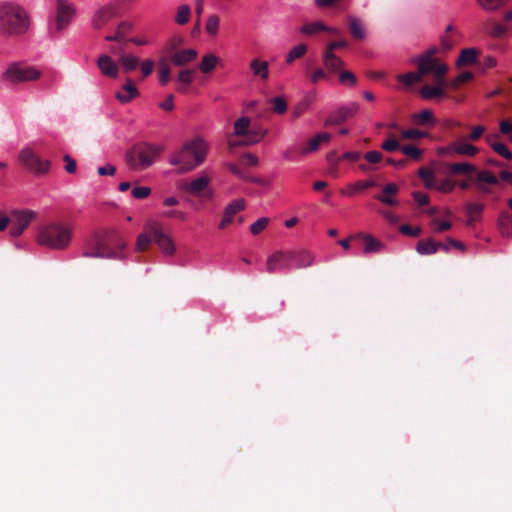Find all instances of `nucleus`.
I'll list each match as a JSON object with an SVG mask.
<instances>
[{
	"label": "nucleus",
	"instance_id": "obj_53",
	"mask_svg": "<svg viewBox=\"0 0 512 512\" xmlns=\"http://www.w3.org/2000/svg\"><path fill=\"white\" fill-rule=\"evenodd\" d=\"M448 72V65H441L436 73L433 75L434 76V79H435V85L434 86H439L443 89V87L445 85H447V82L445 80V75L447 74Z\"/></svg>",
	"mask_w": 512,
	"mask_h": 512
},
{
	"label": "nucleus",
	"instance_id": "obj_39",
	"mask_svg": "<svg viewBox=\"0 0 512 512\" xmlns=\"http://www.w3.org/2000/svg\"><path fill=\"white\" fill-rule=\"evenodd\" d=\"M132 24L129 22H121L116 29V32L114 35H107L105 37L106 41H117L121 42L124 40L125 35L131 30Z\"/></svg>",
	"mask_w": 512,
	"mask_h": 512
},
{
	"label": "nucleus",
	"instance_id": "obj_59",
	"mask_svg": "<svg viewBox=\"0 0 512 512\" xmlns=\"http://www.w3.org/2000/svg\"><path fill=\"white\" fill-rule=\"evenodd\" d=\"M268 223H269L268 218L261 217L257 221H255L253 224H251L250 232L253 235H258L267 227Z\"/></svg>",
	"mask_w": 512,
	"mask_h": 512
},
{
	"label": "nucleus",
	"instance_id": "obj_49",
	"mask_svg": "<svg viewBox=\"0 0 512 512\" xmlns=\"http://www.w3.org/2000/svg\"><path fill=\"white\" fill-rule=\"evenodd\" d=\"M194 71L190 69L182 70L179 72L178 80L183 84V86L179 87L180 92L186 91V86H188L193 80Z\"/></svg>",
	"mask_w": 512,
	"mask_h": 512
},
{
	"label": "nucleus",
	"instance_id": "obj_24",
	"mask_svg": "<svg viewBox=\"0 0 512 512\" xmlns=\"http://www.w3.org/2000/svg\"><path fill=\"white\" fill-rule=\"evenodd\" d=\"M497 137H498V135H496V134L486 135L485 141L498 155H500L501 157H503L507 160H511L512 159L511 151L508 149L506 144L496 141L495 139Z\"/></svg>",
	"mask_w": 512,
	"mask_h": 512
},
{
	"label": "nucleus",
	"instance_id": "obj_6",
	"mask_svg": "<svg viewBox=\"0 0 512 512\" xmlns=\"http://www.w3.org/2000/svg\"><path fill=\"white\" fill-rule=\"evenodd\" d=\"M159 147L143 144L134 146L126 153V162L130 169L142 171L150 167L160 155Z\"/></svg>",
	"mask_w": 512,
	"mask_h": 512
},
{
	"label": "nucleus",
	"instance_id": "obj_2",
	"mask_svg": "<svg viewBox=\"0 0 512 512\" xmlns=\"http://www.w3.org/2000/svg\"><path fill=\"white\" fill-rule=\"evenodd\" d=\"M207 150L208 145L202 138H193L170 157V164L178 167L179 174L190 172L205 161Z\"/></svg>",
	"mask_w": 512,
	"mask_h": 512
},
{
	"label": "nucleus",
	"instance_id": "obj_15",
	"mask_svg": "<svg viewBox=\"0 0 512 512\" xmlns=\"http://www.w3.org/2000/svg\"><path fill=\"white\" fill-rule=\"evenodd\" d=\"M289 258V251H277L271 254L266 261L267 272L274 273L277 270L291 269Z\"/></svg>",
	"mask_w": 512,
	"mask_h": 512
},
{
	"label": "nucleus",
	"instance_id": "obj_1",
	"mask_svg": "<svg viewBox=\"0 0 512 512\" xmlns=\"http://www.w3.org/2000/svg\"><path fill=\"white\" fill-rule=\"evenodd\" d=\"M126 242L114 229L95 233L87 239L82 248L83 257L119 259Z\"/></svg>",
	"mask_w": 512,
	"mask_h": 512
},
{
	"label": "nucleus",
	"instance_id": "obj_18",
	"mask_svg": "<svg viewBox=\"0 0 512 512\" xmlns=\"http://www.w3.org/2000/svg\"><path fill=\"white\" fill-rule=\"evenodd\" d=\"M138 96L139 91L131 78H127L122 89L115 94V98L122 104L129 103Z\"/></svg>",
	"mask_w": 512,
	"mask_h": 512
},
{
	"label": "nucleus",
	"instance_id": "obj_12",
	"mask_svg": "<svg viewBox=\"0 0 512 512\" xmlns=\"http://www.w3.org/2000/svg\"><path fill=\"white\" fill-rule=\"evenodd\" d=\"M359 111V104L351 102L346 106H341L331 112L324 121L325 127L335 126L344 123L346 120L354 117Z\"/></svg>",
	"mask_w": 512,
	"mask_h": 512
},
{
	"label": "nucleus",
	"instance_id": "obj_61",
	"mask_svg": "<svg viewBox=\"0 0 512 512\" xmlns=\"http://www.w3.org/2000/svg\"><path fill=\"white\" fill-rule=\"evenodd\" d=\"M239 163L255 167L259 164V159L255 154L247 152L240 156Z\"/></svg>",
	"mask_w": 512,
	"mask_h": 512
},
{
	"label": "nucleus",
	"instance_id": "obj_36",
	"mask_svg": "<svg viewBox=\"0 0 512 512\" xmlns=\"http://www.w3.org/2000/svg\"><path fill=\"white\" fill-rule=\"evenodd\" d=\"M332 27L326 26L322 21L307 23L300 28V32L306 36H312L319 32L331 31Z\"/></svg>",
	"mask_w": 512,
	"mask_h": 512
},
{
	"label": "nucleus",
	"instance_id": "obj_11",
	"mask_svg": "<svg viewBox=\"0 0 512 512\" xmlns=\"http://www.w3.org/2000/svg\"><path fill=\"white\" fill-rule=\"evenodd\" d=\"M75 14V8L66 0H57L55 24L51 27V32L60 33L71 22Z\"/></svg>",
	"mask_w": 512,
	"mask_h": 512
},
{
	"label": "nucleus",
	"instance_id": "obj_21",
	"mask_svg": "<svg viewBox=\"0 0 512 512\" xmlns=\"http://www.w3.org/2000/svg\"><path fill=\"white\" fill-rule=\"evenodd\" d=\"M323 65L326 70L330 73H337L342 70L345 63L344 61L338 57L335 53H330L324 51L323 53Z\"/></svg>",
	"mask_w": 512,
	"mask_h": 512
},
{
	"label": "nucleus",
	"instance_id": "obj_48",
	"mask_svg": "<svg viewBox=\"0 0 512 512\" xmlns=\"http://www.w3.org/2000/svg\"><path fill=\"white\" fill-rule=\"evenodd\" d=\"M509 0H477V3L487 11H494L505 5Z\"/></svg>",
	"mask_w": 512,
	"mask_h": 512
},
{
	"label": "nucleus",
	"instance_id": "obj_20",
	"mask_svg": "<svg viewBox=\"0 0 512 512\" xmlns=\"http://www.w3.org/2000/svg\"><path fill=\"white\" fill-rule=\"evenodd\" d=\"M110 51L115 55L119 56V62L122 65L125 72H131L137 69L139 66V58L133 55H127L123 53V50H117L114 47L110 48Z\"/></svg>",
	"mask_w": 512,
	"mask_h": 512
},
{
	"label": "nucleus",
	"instance_id": "obj_26",
	"mask_svg": "<svg viewBox=\"0 0 512 512\" xmlns=\"http://www.w3.org/2000/svg\"><path fill=\"white\" fill-rule=\"evenodd\" d=\"M349 31L355 40H364L366 38V30L362 21L352 15L347 17Z\"/></svg>",
	"mask_w": 512,
	"mask_h": 512
},
{
	"label": "nucleus",
	"instance_id": "obj_45",
	"mask_svg": "<svg viewBox=\"0 0 512 512\" xmlns=\"http://www.w3.org/2000/svg\"><path fill=\"white\" fill-rule=\"evenodd\" d=\"M216 63H217V58L214 55H212V54L205 55L202 58L201 63L199 64V69L203 73H209L215 68Z\"/></svg>",
	"mask_w": 512,
	"mask_h": 512
},
{
	"label": "nucleus",
	"instance_id": "obj_19",
	"mask_svg": "<svg viewBox=\"0 0 512 512\" xmlns=\"http://www.w3.org/2000/svg\"><path fill=\"white\" fill-rule=\"evenodd\" d=\"M97 66L101 73L109 78H117L119 67L109 55L103 54L98 57Z\"/></svg>",
	"mask_w": 512,
	"mask_h": 512
},
{
	"label": "nucleus",
	"instance_id": "obj_5",
	"mask_svg": "<svg viewBox=\"0 0 512 512\" xmlns=\"http://www.w3.org/2000/svg\"><path fill=\"white\" fill-rule=\"evenodd\" d=\"M72 239V227L64 222H51L40 228L37 241L40 245L55 250L67 248Z\"/></svg>",
	"mask_w": 512,
	"mask_h": 512
},
{
	"label": "nucleus",
	"instance_id": "obj_13",
	"mask_svg": "<svg viewBox=\"0 0 512 512\" xmlns=\"http://www.w3.org/2000/svg\"><path fill=\"white\" fill-rule=\"evenodd\" d=\"M19 161L22 165L35 173L42 174L49 170V162L41 160L28 148L19 153Z\"/></svg>",
	"mask_w": 512,
	"mask_h": 512
},
{
	"label": "nucleus",
	"instance_id": "obj_44",
	"mask_svg": "<svg viewBox=\"0 0 512 512\" xmlns=\"http://www.w3.org/2000/svg\"><path fill=\"white\" fill-rule=\"evenodd\" d=\"M191 17V9L188 5H181L177 9L175 21L179 25H185Z\"/></svg>",
	"mask_w": 512,
	"mask_h": 512
},
{
	"label": "nucleus",
	"instance_id": "obj_34",
	"mask_svg": "<svg viewBox=\"0 0 512 512\" xmlns=\"http://www.w3.org/2000/svg\"><path fill=\"white\" fill-rule=\"evenodd\" d=\"M419 95L422 99L432 100L440 99L445 96L444 90L439 86L424 85L419 90Z\"/></svg>",
	"mask_w": 512,
	"mask_h": 512
},
{
	"label": "nucleus",
	"instance_id": "obj_38",
	"mask_svg": "<svg viewBox=\"0 0 512 512\" xmlns=\"http://www.w3.org/2000/svg\"><path fill=\"white\" fill-rule=\"evenodd\" d=\"M412 121L417 125H433L435 123L433 112L430 109H424L419 113L413 114Z\"/></svg>",
	"mask_w": 512,
	"mask_h": 512
},
{
	"label": "nucleus",
	"instance_id": "obj_50",
	"mask_svg": "<svg viewBox=\"0 0 512 512\" xmlns=\"http://www.w3.org/2000/svg\"><path fill=\"white\" fill-rule=\"evenodd\" d=\"M339 82L345 86L355 87L357 84V78L352 72L341 70L339 72Z\"/></svg>",
	"mask_w": 512,
	"mask_h": 512
},
{
	"label": "nucleus",
	"instance_id": "obj_43",
	"mask_svg": "<svg viewBox=\"0 0 512 512\" xmlns=\"http://www.w3.org/2000/svg\"><path fill=\"white\" fill-rule=\"evenodd\" d=\"M307 46L305 44H298L294 46L286 57V63L291 64L294 60L299 59L305 55Z\"/></svg>",
	"mask_w": 512,
	"mask_h": 512
},
{
	"label": "nucleus",
	"instance_id": "obj_22",
	"mask_svg": "<svg viewBox=\"0 0 512 512\" xmlns=\"http://www.w3.org/2000/svg\"><path fill=\"white\" fill-rule=\"evenodd\" d=\"M398 191L399 188L395 183H388L384 186L382 194L376 195L375 199L383 204L396 206L398 205V201L392 198L391 195H396Z\"/></svg>",
	"mask_w": 512,
	"mask_h": 512
},
{
	"label": "nucleus",
	"instance_id": "obj_63",
	"mask_svg": "<svg viewBox=\"0 0 512 512\" xmlns=\"http://www.w3.org/2000/svg\"><path fill=\"white\" fill-rule=\"evenodd\" d=\"M399 231L407 236L417 237L421 234V228L419 226H411L408 224H403L399 227Z\"/></svg>",
	"mask_w": 512,
	"mask_h": 512
},
{
	"label": "nucleus",
	"instance_id": "obj_16",
	"mask_svg": "<svg viewBox=\"0 0 512 512\" xmlns=\"http://www.w3.org/2000/svg\"><path fill=\"white\" fill-rule=\"evenodd\" d=\"M34 217L33 212H15L11 220L10 233L13 237L19 236L28 227Z\"/></svg>",
	"mask_w": 512,
	"mask_h": 512
},
{
	"label": "nucleus",
	"instance_id": "obj_32",
	"mask_svg": "<svg viewBox=\"0 0 512 512\" xmlns=\"http://www.w3.org/2000/svg\"><path fill=\"white\" fill-rule=\"evenodd\" d=\"M196 57H197L196 50L186 49V50H182V51H178V52L174 53L171 57V61L176 66H183V65L193 61L194 59H196Z\"/></svg>",
	"mask_w": 512,
	"mask_h": 512
},
{
	"label": "nucleus",
	"instance_id": "obj_55",
	"mask_svg": "<svg viewBox=\"0 0 512 512\" xmlns=\"http://www.w3.org/2000/svg\"><path fill=\"white\" fill-rule=\"evenodd\" d=\"M309 107H310L309 99L305 98V99L301 100L293 107V110H292L293 117L294 118L300 117L301 115H303L305 112L308 111Z\"/></svg>",
	"mask_w": 512,
	"mask_h": 512
},
{
	"label": "nucleus",
	"instance_id": "obj_3",
	"mask_svg": "<svg viewBox=\"0 0 512 512\" xmlns=\"http://www.w3.org/2000/svg\"><path fill=\"white\" fill-rule=\"evenodd\" d=\"M151 243H155L164 256H173L176 252V245L163 229V225L158 221H149L144 232L141 233L136 242L138 251H146Z\"/></svg>",
	"mask_w": 512,
	"mask_h": 512
},
{
	"label": "nucleus",
	"instance_id": "obj_58",
	"mask_svg": "<svg viewBox=\"0 0 512 512\" xmlns=\"http://www.w3.org/2000/svg\"><path fill=\"white\" fill-rule=\"evenodd\" d=\"M219 24H220V19L218 16H216V15L210 16L205 25L206 32L209 35H215L218 31Z\"/></svg>",
	"mask_w": 512,
	"mask_h": 512
},
{
	"label": "nucleus",
	"instance_id": "obj_35",
	"mask_svg": "<svg viewBox=\"0 0 512 512\" xmlns=\"http://www.w3.org/2000/svg\"><path fill=\"white\" fill-rule=\"evenodd\" d=\"M448 171L453 175H468L476 172L475 165L468 162L451 163L447 166Z\"/></svg>",
	"mask_w": 512,
	"mask_h": 512
},
{
	"label": "nucleus",
	"instance_id": "obj_42",
	"mask_svg": "<svg viewBox=\"0 0 512 512\" xmlns=\"http://www.w3.org/2000/svg\"><path fill=\"white\" fill-rule=\"evenodd\" d=\"M249 127L250 118L246 116L240 117L234 123V134L236 136H242L249 131Z\"/></svg>",
	"mask_w": 512,
	"mask_h": 512
},
{
	"label": "nucleus",
	"instance_id": "obj_17",
	"mask_svg": "<svg viewBox=\"0 0 512 512\" xmlns=\"http://www.w3.org/2000/svg\"><path fill=\"white\" fill-rule=\"evenodd\" d=\"M289 260L291 263V269H301L310 267L314 261L315 257L314 255L307 251V250H295V251H289Z\"/></svg>",
	"mask_w": 512,
	"mask_h": 512
},
{
	"label": "nucleus",
	"instance_id": "obj_56",
	"mask_svg": "<svg viewBox=\"0 0 512 512\" xmlns=\"http://www.w3.org/2000/svg\"><path fill=\"white\" fill-rule=\"evenodd\" d=\"M428 135L427 132H424V131H421L419 129H407V130H403L401 132V137L404 138V139H410V140H415V139H420V138H424Z\"/></svg>",
	"mask_w": 512,
	"mask_h": 512
},
{
	"label": "nucleus",
	"instance_id": "obj_28",
	"mask_svg": "<svg viewBox=\"0 0 512 512\" xmlns=\"http://www.w3.org/2000/svg\"><path fill=\"white\" fill-rule=\"evenodd\" d=\"M359 237L364 241V253L371 254L382 251L385 248V244L373 237L370 234H359Z\"/></svg>",
	"mask_w": 512,
	"mask_h": 512
},
{
	"label": "nucleus",
	"instance_id": "obj_25",
	"mask_svg": "<svg viewBox=\"0 0 512 512\" xmlns=\"http://www.w3.org/2000/svg\"><path fill=\"white\" fill-rule=\"evenodd\" d=\"M449 150L454 151V155L467 157H473L479 152L476 146L466 142H454L449 145Z\"/></svg>",
	"mask_w": 512,
	"mask_h": 512
},
{
	"label": "nucleus",
	"instance_id": "obj_54",
	"mask_svg": "<svg viewBox=\"0 0 512 512\" xmlns=\"http://www.w3.org/2000/svg\"><path fill=\"white\" fill-rule=\"evenodd\" d=\"M508 32V28L500 23H492L491 28L489 30V35L493 38H502Z\"/></svg>",
	"mask_w": 512,
	"mask_h": 512
},
{
	"label": "nucleus",
	"instance_id": "obj_52",
	"mask_svg": "<svg viewBox=\"0 0 512 512\" xmlns=\"http://www.w3.org/2000/svg\"><path fill=\"white\" fill-rule=\"evenodd\" d=\"M418 176L424 181L425 186L427 188H431L433 186V181H434L433 170L426 168V167H421L418 170Z\"/></svg>",
	"mask_w": 512,
	"mask_h": 512
},
{
	"label": "nucleus",
	"instance_id": "obj_46",
	"mask_svg": "<svg viewBox=\"0 0 512 512\" xmlns=\"http://www.w3.org/2000/svg\"><path fill=\"white\" fill-rule=\"evenodd\" d=\"M473 77H474V75L472 72H469V71L462 72L457 77L452 79L448 83V86H450L453 89H458L463 83H466V82L472 80Z\"/></svg>",
	"mask_w": 512,
	"mask_h": 512
},
{
	"label": "nucleus",
	"instance_id": "obj_8",
	"mask_svg": "<svg viewBox=\"0 0 512 512\" xmlns=\"http://www.w3.org/2000/svg\"><path fill=\"white\" fill-rule=\"evenodd\" d=\"M211 178L206 173H202L191 181L182 180L178 183V188L195 197L211 199L213 191L210 188Z\"/></svg>",
	"mask_w": 512,
	"mask_h": 512
},
{
	"label": "nucleus",
	"instance_id": "obj_51",
	"mask_svg": "<svg viewBox=\"0 0 512 512\" xmlns=\"http://www.w3.org/2000/svg\"><path fill=\"white\" fill-rule=\"evenodd\" d=\"M401 152L415 161H419L422 157V150L414 145H404Z\"/></svg>",
	"mask_w": 512,
	"mask_h": 512
},
{
	"label": "nucleus",
	"instance_id": "obj_64",
	"mask_svg": "<svg viewBox=\"0 0 512 512\" xmlns=\"http://www.w3.org/2000/svg\"><path fill=\"white\" fill-rule=\"evenodd\" d=\"M454 45H455V41L453 40L451 35L443 34L440 37V46H441V50L443 52H447V51L451 50Z\"/></svg>",
	"mask_w": 512,
	"mask_h": 512
},
{
	"label": "nucleus",
	"instance_id": "obj_4",
	"mask_svg": "<svg viewBox=\"0 0 512 512\" xmlns=\"http://www.w3.org/2000/svg\"><path fill=\"white\" fill-rule=\"evenodd\" d=\"M29 24L24 8L11 2L0 4V32L9 36L21 35L28 30Z\"/></svg>",
	"mask_w": 512,
	"mask_h": 512
},
{
	"label": "nucleus",
	"instance_id": "obj_60",
	"mask_svg": "<svg viewBox=\"0 0 512 512\" xmlns=\"http://www.w3.org/2000/svg\"><path fill=\"white\" fill-rule=\"evenodd\" d=\"M401 147L399 142L391 136L390 138L386 139L382 144L381 148L387 152H394L397 150L401 151Z\"/></svg>",
	"mask_w": 512,
	"mask_h": 512
},
{
	"label": "nucleus",
	"instance_id": "obj_14",
	"mask_svg": "<svg viewBox=\"0 0 512 512\" xmlns=\"http://www.w3.org/2000/svg\"><path fill=\"white\" fill-rule=\"evenodd\" d=\"M120 15L119 5L111 3L98 9L93 17V26L96 29H101L109 21Z\"/></svg>",
	"mask_w": 512,
	"mask_h": 512
},
{
	"label": "nucleus",
	"instance_id": "obj_23",
	"mask_svg": "<svg viewBox=\"0 0 512 512\" xmlns=\"http://www.w3.org/2000/svg\"><path fill=\"white\" fill-rule=\"evenodd\" d=\"M497 229L503 237L512 238V216L507 211L499 213Z\"/></svg>",
	"mask_w": 512,
	"mask_h": 512
},
{
	"label": "nucleus",
	"instance_id": "obj_57",
	"mask_svg": "<svg viewBox=\"0 0 512 512\" xmlns=\"http://www.w3.org/2000/svg\"><path fill=\"white\" fill-rule=\"evenodd\" d=\"M242 136L244 137L242 140H232V139H230L228 141L229 147L230 148H234V147H239V146H251V145L255 144V143H250V141L254 140L255 138L252 137V135L250 134L249 131H247V133H245Z\"/></svg>",
	"mask_w": 512,
	"mask_h": 512
},
{
	"label": "nucleus",
	"instance_id": "obj_7",
	"mask_svg": "<svg viewBox=\"0 0 512 512\" xmlns=\"http://www.w3.org/2000/svg\"><path fill=\"white\" fill-rule=\"evenodd\" d=\"M41 75V71L33 66L21 62H14L8 66L2 74V78L12 84H19L36 81Z\"/></svg>",
	"mask_w": 512,
	"mask_h": 512
},
{
	"label": "nucleus",
	"instance_id": "obj_30",
	"mask_svg": "<svg viewBox=\"0 0 512 512\" xmlns=\"http://www.w3.org/2000/svg\"><path fill=\"white\" fill-rule=\"evenodd\" d=\"M331 140V135L327 132L316 134L310 139L308 146L302 150V154H309L319 149L321 144H327Z\"/></svg>",
	"mask_w": 512,
	"mask_h": 512
},
{
	"label": "nucleus",
	"instance_id": "obj_47",
	"mask_svg": "<svg viewBox=\"0 0 512 512\" xmlns=\"http://www.w3.org/2000/svg\"><path fill=\"white\" fill-rule=\"evenodd\" d=\"M397 80L404 85L411 86L422 80L421 75L417 72H408L397 76Z\"/></svg>",
	"mask_w": 512,
	"mask_h": 512
},
{
	"label": "nucleus",
	"instance_id": "obj_62",
	"mask_svg": "<svg viewBox=\"0 0 512 512\" xmlns=\"http://www.w3.org/2000/svg\"><path fill=\"white\" fill-rule=\"evenodd\" d=\"M159 81L162 85H166L170 80V68L164 61L159 64Z\"/></svg>",
	"mask_w": 512,
	"mask_h": 512
},
{
	"label": "nucleus",
	"instance_id": "obj_33",
	"mask_svg": "<svg viewBox=\"0 0 512 512\" xmlns=\"http://www.w3.org/2000/svg\"><path fill=\"white\" fill-rule=\"evenodd\" d=\"M478 51L475 48L463 49L460 52L458 59L456 60V66L462 67L467 65H473L477 62Z\"/></svg>",
	"mask_w": 512,
	"mask_h": 512
},
{
	"label": "nucleus",
	"instance_id": "obj_41",
	"mask_svg": "<svg viewBox=\"0 0 512 512\" xmlns=\"http://www.w3.org/2000/svg\"><path fill=\"white\" fill-rule=\"evenodd\" d=\"M272 111L276 114L283 115L286 113L288 105L284 96H276L268 100Z\"/></svg>",
	"mask_w": 512,
	"mask_h": 512
},
{
	"label": "nucleus",
	"instance_id": "obj_29",
	"mask_svg": "<svg viewBox=\"0 0 512 512\" xmlns=\"http://www.w3.org/2000/svg\"><path fill=\"white\" fill-rule=\"evenodd\" d=\"M250 69L254 77H258L263 81L268 79L269 65L267 61L255 58L250 62Z\"/></svg>",
	"mask_w": 512,
	"mask_h": 512
},
{
	"label": "nucleus",
	"instance_id": "obj_9",
	"mask_svg": "<svg viewBox=\"0 0 512 512\" xmlns=\"http://www.w3.org/2000/svg\"><path fill=\"white\" fill-rule=\"evenodd\" d=\"M449 245H453L454 248L460 250L461 252L466 251L465 245L453 238H447L446 243L442 244L440 242L435 241L432 238L426 240H420L416 245V251L422 255H430L436 253L440 248L445 252L449 251Z\"/></svg>",
	"mask_w": 512,
	"mask_h": 512
},
{
	"label": "nucleus",
	"instance_id": "obj_37",
	"mask_svg": "<svg viewBox=\"0 0 512 512\" xmlns=\"http://www.w3.org/2000/svg\"><path fill=\"white\" fill-rule=\"evenodd\" d=\"M375 185H376V182L372 179L357 181V182L349 184L347 187V191H342V194L351 197L355 193L363 191V190L371 188V187H374Z\"/></svg>",
	"mask_w": 512,
	"mask_h": 512
},
{
	"label": "nucleus",
	"instance_id": "obj_10",
	"mask_svg": "<svg viewBox=\"0 0 512 512\" xmlns=\"http://www.w3.org/2000/svg\"><path fill=\"white\" fill-rule=\"evenodd\" d=\"M436 53L437 48H430L414 60V63L417 65V71L422 78L429 74L434 75L441 65H446L435 57Z\"/></svg>",
	"mask_w": 512,
	"mask_h": 512
},
{
	"label": "nucleus",
	"instance_id": "obj_27",
	"mask_svg": "<svg viewBox=\"0 0 512 512\" xmlns=\"http://www.w3.org/2000/svg\"><path fill=\"white\" fill-rule=\"evenodd\" d=\"M484 210V205L481 203H468L465 206V212L467 215L466 225L472 226L476 221L481 219L482 212Z\"/></svg>",
	"mask_w": 512,
	"mask_h": 512
},
{
	"label": "nucleus",
	"instance_id": "obj_31",
	"mask_svg": "<svg viewBox=\"0 0 512 512\" xmlns=\"http://www.w3.org/2000/svg\"><path fill=\"white\" fill-rule=\"evenodd\" d=\"M476 186L482 192H488V189L483 185V183L495 185L498 183V178L488 170H482L477 172L476 174Z\"/></svg>",
	"mask_w": 512,
	"mask_h": 512
},
{
	"label": "nucleus",
	"instance_id": "obj_40",
	"mask_svg": "<svg viewBox=\"0 0 512 512\" xmlns=\"http://www.w3.org/2000/svg\"><path fill=\"white\" fill-rule=\"evenodd\" d=\"M245 208V200L238 198L226 206V224L232 222V217Z\"/></svg>",
	"mask_w": 512,
	"mask_h": 512
}]
</instances>
